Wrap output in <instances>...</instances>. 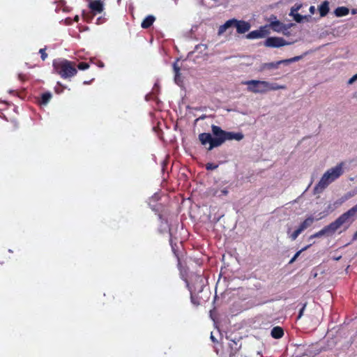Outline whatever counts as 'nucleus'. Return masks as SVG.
Wrapping results in <instances>:
<instances>
[{"mask_svg":"<svg viewBox=\"0 0 357 357\" xmlns=\"http://www.w3.org/2000/svg\"><path fill=\"white\" fill-rule=\"evenodd\" d=\"M315 219L312 216L307 217L298 227L302 231L310 227Z\"/></svg>","mask_w":357,"mask_h":357,"instance_id":"16","label":"nucleus"},{"mask_svg":"<svg viewBox=\"0 0 357 357\" xmlns=\"http://www.w3.org/2000/svg\"><path fill=\"white\" fill-rule=\"evenodd\" d=\"M357 81V74L354 75L352 77H351L348 82L347 84L349 85L352 84L354 82Z\"/></svg>","mask_w":357,"mask_h":357,"instance_id":"30","label":"nucleus"},{"mask_svg":"<svg viewBox=\"0 0 357 357\" xmlns=\"http://www.w3.org/2000/svg\"><path fill=\"white\" fill-rule=\"evenodd\" d=\"M78 20H79V17H78V16H75V21H78Z\"/></svg>","mask_w":357,"mask_h":357,"instance_id":"41","label":"nucleus"},{"mask_svg":"<svg viewBox=\"0 0 357 357\" xmlns=\"http://www.w3.org/2000/svg\"><path fill=\"white\" fill-rule=\"evenodd\" d=\"M321 218H322V217H320V218H317L316 220H321Z\"/></svg>","mask_w":357,"mask_h":357,"instance_id":"42","label":"nucleus"},{"mask_svg":"<svg viewBox=\"0 0 357 357\" xmlns=\"http://www.w3.org/2000/svg\"><path fill=\"white\" fill-rule=\"evenodd\" d=\"M351 13H352V14H356V13H357V10H352Z\"/></svg>","mask_w":357,"mask_h":357,"instance_id":"40","label":"nucleus"},{"mask_svg":"<svg viewBox=\"0 0 357 357\" xmlns=\"http://www.w3.org/2000/svg\"><path fill=\"white\" fill-rule=\"evenodd\" d=\"M52 98V94L50 92L45 93L42 95L41 103L43 105H46L49 102V101Z\"/></svg>","mask_w":357,"mask_h":357,"instance_id":"23","label":"nucleus"},{"mask_svg":"<svg viewBox=\"0 0 357 357\" xmlns=\"http://www.w3.org/2000/svg\"><path fill=\"white\" fill-rule=\"evenodd\" d=\"M302 232L303 231L301 230L299 227L292 233H291V227H288L287 231V235L291 241H295L298 236V235Z\"/></svg>","mask_w":357,"mask_h":357,"instance_id":"21","label":"nucleus"},{"mask_svg":"<svg viewBox=\"0 0 357 357\" xmlns=\"http://www.w3.org/2000/svg\"><path fill=\"white\" fill-rule=\"evenodd\" d=\"M89 67V65L86 63H80L78 65V68L79 70H84L88 69Z\"/></svg>","mask_w":357,"mask_h":357,"instance_id":"29","label":"nucleus"},{"mask_svg":"<svg viewBox=\"0 0 357 357\" xmlns=\"http://www.w3.org/2000/svg\"><path fill=\"white\" fill-rule=\"evenodd\" d=\"M301 8V4H295L294 6L291 7L289 15L291 16L298 13L297 12L300 10Z\"/></svg>","mask_w":357,"mask_h":357,"instance_id":"25","label":"nucleus"},{"mask_svg":"<svg viewBox=\"0 0 357 357\" xmlns=\"http://www.w3.org/2000/svg\"><path fill=\"white\" fill-rule=\"evenodd\" d=\"M341 256H338V257H333V259L335 260V261H338L341 259Z\"/></svg>","mask_w":357,"mask_h":357,"instance_id":"37","label":"nucleus"},{"mask_svg":"<svg viewBox=\"0 0 357 357\" xmlns=\"http://www.w3.org/2000/svg\"><path fill=\"white\" fill-rule=\"evenodd\" d=\"M301 59V56H294L293 58H291L290 61H291V63H293V62H295V61H298Z\"/></svg>","mask_w":357,"mask_h":357,"instance_id":"34","label":"nucleus"},{"mask_svg":"<svg viewBox=\"0 0 357 357\" xmlns=\"http://www.w3.org/2000/svg\"><path fill=\"white\" fill-rule=\"evenodd\" d=\"M242 84L248 86V91L254 93H265L267 92L266 81L248 80L242 82Z\"/></svg>","mask_w":357,"mask_h":357,"instance_id":"5","label":"nucleus"},{"mask_svg":"<svg viewBox=\"0 0 357 357\" xmlns=\"http://www.w3.org/2000/svg\"><path fill=\"white\" fill-rule=\"evenodd\" d=\"M309 10H310V13L314 14V10H315V8H314V6H312L310 7Z\"/></svg>","mask_w":357,"mask_h":357,"instance_id":"36","label":"nucleus"},{"mask_svg":"<svg viewBox=\"0 0 357 357\" xmlns=\"http://www.w3.org/2000/svg\"><path fill=\"white\" fill-rule=\"evenodd\" d=\"M228 187H214L211 188L209 190L210 195L218 197H222V196H226L228 194Z\"/></svg>","mask_w":357,"mask_h":357,"instance_id":"10","label":"nucleus"},{"mask_svg":"<svg viewBox=\"0 0 357 357\" xmlns=\"http://www.w3.org/2000/svg\"><path fill=\"white\" fill-rule=\"evenodd\" d=\"M211 339L213 342H215V337H213V335L212 334H211Z\"/></svg>","mask_w":357,"mask_h":357,"instance_id":"39","label":"nucleus"},{"mask_svg":"<svg viewBox=\"0 0 357 357\" xmlns=\"http://www.w3.org/2000/svg\"><path fill=\"white\" fill-rule=\"evenodd\" d=\"M155 21V17L153 15L147 16L142 22V27L147 29L151 26Z\"/></svg>","mask_w":357,"mask_h":357,"instance_id":"19","label":"nucleus"},{"mask_svg":"<svg viewBox=\"0 0 357 357\" xmlns=\"http://www.w3.org/2000/svg\"><path fill=\"white\" fill-rule=\"evenodd\" d=\"M268 21L269 22L268 24H272V23L275 21H278L275 15H271L270 17L268 19Z\"/></svg>","mask_w":357,"mask_h":357,"instance_id":"31","label":"nucleus"},{"mask_svg":"<svg viewBox=\"0 0 357 357\" xmlns=\"http://www.w3.org/2000/svg\"><path fill=\"white\" fill-rule=\"evenodd\" d=\"M349 13V8H347V7H344V6L338 7L335 10V15L337 17L345 16V15H348Z\"/></svg>","mask_w":357,"mask_h":357,"instance_id":"20","label":"nucleus"},{"mask_svg":"<svg viewBox=\"0 0 357 357\" xmlns=\"http://www.w3.org/2000/svg\"><path fill=\"white\" fill-rule=\"evenodd\" d=\"M271 334L273 337L279 339L283 336L284 332L281 327L275 326L271 330Z\"/></svg>","mask_w":357,"mask_h":357,"instance_id":"17","label":"nucleus"},{"mask_svg":"<svg viewBox=\"0 0 357 357\" xmlns=\"http://www.w3.org/2000/svg\"><path fill=\"white\" fill-rule=\"evenodd\" d=\"M270 34V31H268V26H261L259 29L252 31L246 35L248 39H257L262 38Z\"/></svg>","mask_w":357,"mask_h":357,"instance_id":"8","label":"nucleus"},{"mask_svg":"<svg viewBox=\"0 0 357 357\" xmlns=\"http://www.w3.org/2000/svg\"><path fill=\"white\" fill-rule=\"evenodd\" d=\"M294 42H287L282 38L269 37L266 40L264 45L269 47H280L284 45H291Z\"/></svg>","mask_w":357,"mask_h":357,"instance_id":"6","label":"nucleus"},{"mask_svg":"<svg viewBox=\"0 0 357 357\" xmlns=\"http://www.w3.org/2000/svg\"><path fill=\"white\" fill-rule=\"evenodd\" d=\"M291 17H293L294 20L296 22H301L303 20H308V18L310 17V16H307V15H301L298 13H296L294 15H291Z\"/></svg>","mask_w":357,"mask_h":357,"instance_id":"22","label":"nucleus"},{"mask_svg":"<svg viewBox=\"0 0 357 357\" xmlns=\"http://www.w3.org/2000/svg\"><path fill=\"white\" fill-rule=\"evenodd\" d=\"M236 19H231L227 20L224 24L219 27L218 34L222 35L228 29L235 27Z\"/></svg>","mask_w":357,"mask_h":357,"instance_id":"12","label":"nucleus"},{"mask_svg":"<svg viewBox=\"0 0 357 357\" xmlns=\"http://www.w3.org/2000/svg\"><path fill=\"white\" fill-rule=\"evenodd\" d=\"M306 305L305 304L303 307L301 309L300 312H299V314L298 316V318L300 319L302 316H303V312H304V310H305V307Z\"/></svg>","mask_w":357,"mask_h":357,"instance_id":"35","label":"nucleus"},{"mask_svg":"<svg viewBox=\"0 0 357 357\" xmlns=\"http://www.w3.org/2000/svg\"><path fill=\"white\" fill-rule=\"evenodd\" d=\"M354 240H356L357 239V231L355 232V234H354Z\"/></svg>","mask_w":357,"mask_h":357,"instance_id":"38","label":"nucleus"},{"mask_svg":"<svg viewBox=\"0 0 357 357\" xmlns=\"http://www.w3.org/2000/svg\"><path fill=\"white\" fill-rule=\"evenodd\" d=\"M265 26H268V31L270 29H272L274 31L278 33H282L284 35H288L287 32L288 29L293 26V24H284L280 21H275L272 23V24H266Z\"/></svg>","mask_w":357,"mask_h":357,"instance_id":"7","label":"nucleus"},{"mask_svg":"<svg viewBox=\"0 0 357 357\" xmlns=\"http://www.w3.org/2000/svg\"><path fill=\"white\" fill-rule=\"evenodd\" d=\"M355 195V193L353 192H349L346 193L342 198H341V202H344L346 200H348L351 197H354Z\"/></svg>","mask_w":357,"mask_h":357,"instance_id":"26","label":"nucleus"},{"mask_svg":"<svg viewBox=\"0 0 357 357\" xmlns=\"http://www.w3.org/2000/svg\"><path fill=\"white\" fill-rule=\"evenodd\" d=\"M318 10L321 17L326 16L329 12V2L328 1H323L319 6Z\"/></svg>","mask_w":357,"mask_h":357,"instance_id":"15","label":"nucleus"},{"mask_svg":"<svg viewBox=\"0 0 357 357\" xmlns=\"http://www.w3.org/2000/svg\"><path fill=\"white\" fill-rule=\"evenodd\" d=\"M53 66L63 78L71 77L77 73L75 64L67 60H55L53 62Z\"/></svg>","mask_w":357,"mask_h":357,"instance_id":"4","label":"nucleus"},{"mask_svg":"<svg viewBox=\"0 0 357 357\" xmlns=\"http://www.w3.org/2000/svg\"><path fill=\"white\" fill-rule=\"evenodd\" d=\"M250 24L243 20H236L235 28L238 33H245L250 29Z\"/></svg>","mask_w":357,"mask_h":357,"instance_id":"9","label":"nucleus"},{"mask_svg":"<svg viewBox=\"0 0 357 357\" xmlns=\"http://www.w3.org/2000/svg\"><path fill=\"white\" fill-rule=\"evenodd\" d=\"M357 217V211H356V216L354 218V219Z\"/></svg>","mask_w":357,"mask_h":357,"instance_id":"43","label":"nucleus"},{"mask_svg":"<svg viewBox=\"0 0 357 357\" xmlns=\"http://www.w3.org/2000/svg\"><path fill=\"white\" fill-rule=\"evenodd\" d=\"M39 52L41 54V59L44 61L46 59V58L47 57V54L45 52V50L44 49H40Z\"/></svg>","mask_w":357,"mask_h":357,"instance_id":"33","label":"nucleus"},{"mask_svg":"<svg viewBox=\"0 0 357 357\" xmlns=\"http://www.w3.org/2000/svg\"><path fill=\"white\" fill-rule=\"evenodd\" d=\"M346 163L341 162L328 169L314 188V194L321 193L330 184L337 180L344 173Z\"/></svg>","mask_w":357,"mask_h":357,"instance_id":"3","label":"nucleus"},{"mask_svg":"<svg viewBox=\"0 0 357 357\" xmlns=\"http://www.w3.org/2000/svg\"><path fill=\"white\" fill-rule=\"evenodd\" d=\"M357 212V204L349 211L342 214L334 222H331L328 225L324 227L322 229L318 232L311 235L310 240L314 238H320L323 236H331L333 235L339 228L345 224H351L354 220Z\"/></svg>","mask_w":357,"mask_h":357,"instance_id":"2","label":"nucleus"},{"mask_svg":"<svg viewBox=\"0 0 357 357\" xmlns=\"http://www.w3.org/2000/svg\"><path fill=\"white\" fill-rule=\"evenodd\" d=\"M278 62H270V63H264L260 65L259 71L263 72L266 70H272V69H278Z\"/></svg>","mask_w":357,"mask_h":357,"instance_id":"14","label":"nucleus"},{"mask_svg":"<svg viewBox=\"0 0 357 357\" xmlns=\"http://www.w3.org/2000/svg\"><path fill=\"white\" fill-rule=\"evenodd\" d=\"M310 246V245H307L305 246V248H302L301 250H300L299 251H298L295 255L291 259V260L289 261V264H292L294 263L296 259L298 257V256L301 255V253L304 251V250H306L307 248H309Z\"/></svg>","mask_w":357,"mask_h":357,"instance_id":"24","label":"nucleus"},{"mask_svg":"<svg viewBox=\"0 0 357 357\" xmlns=\"http://www.w3.org/2000/svg\"><path fill=\"white\" fill-rule=\"evenodd\" d=\"M211 130L214 137L210 133L203 132L199 135V139L202 145L209 144L208 150L211 151L213 148L221 146L227 140L240 141L243 138L241 132H227L220 127L213 125Z\"/></svg>","mask_w":357,"mask_h":357,"instance_id":"1","label":"nucleus"},{"mask_svg":"<svg viewBox=\"0 0 357 357\" xmlns=\"http://www.w3.org/2000/svg\"><path fill=\"white\" fill-rule=\"evenodd\" d=\"M206 168L208 170H213L218 168V165L213 163H207L206 165Z\"/></svg>","mask_w":357,"mask_h":357,"instance_id":"28","label":"nucleus"},{"mask_svg":"<svg viewBox=\"0 0 357 357\" xmlns=\"http://www.w3.org/2000/svg\"><path fill=\"white\" fill-rule=\"evenodd\" d=\"M173 69L175 73L174 82L178 85H180L182 82V79L180 74L181 66L178 65V61L173 64Z\"/></svg>","mask_w":357,"mask_h":357,"instance_id":"13","label":"nucleus"},{"mask_svg":"<svg viewBox=\"0 0 357 357\" xmlns=\"http://www.w3.org/2000/svg\"><path fill=\"white\" fill-rule=\"evenodd\" d=\"M266 88L267 92L269 91H276L279 89H285L286 86L284 85H279L277 83H271L266 81Z\"/></svg>","mask_w":357,"mask_h":357,"instance_id":"18","label":"nucleus"},{"mask_svg":"<svg viewBox=\"0 0 357 357\" xmlns=\"http://www.w3.org/2000/svg\"><path fill=\"white\" fill-rule=\"evenodd\" d=\"M196 280L197 282L200 283L201 285L200 287L198 288V292H201L202 291V287H203V278L200 276H197L196 278Z\"/></svg>","mask_w":357,"mask_h":357,"instance_id":"27","label":"nucleus"},{"mask_svg":"<svg viewBox=\"0 0 357 357\" xmlns=\"http://www.w3.org/2000/svg\"><path fill=\"white\" fill-rule=\"evenodd\" d=\"M89 8L93 13V15L100 13L103 10V3L101 0H95L89 3Z\"/></svg>","mask_w":357,"mask_h":357,"instance_id":"11","label":"nucleus"},{"mask_svg":"<svg viewBox=\"0 0 357 357\" xmlns=\"http://www.w3.org/2000/svg\"><path fill=\"white\" fill-rule=\"evenodd\" d=\"M278 63V66L280 65V64H289L291 63V61H290V59H284V60H280V61H277Z\"/></svg>","mask_w":357,"mask_h":357,"instance_id":"32","label":"nucleus"}]
</instances>
